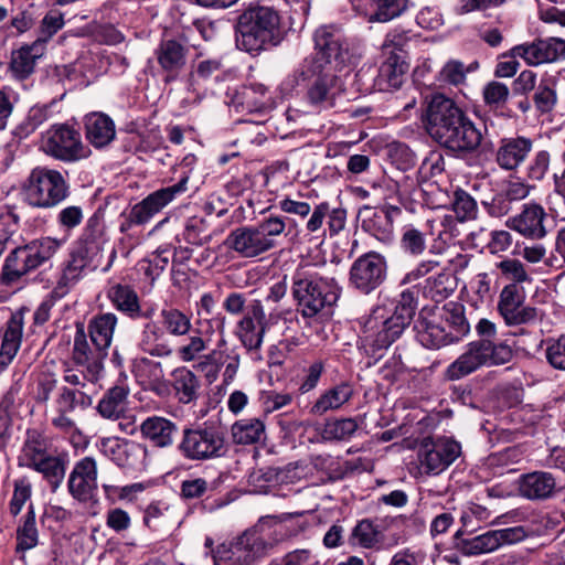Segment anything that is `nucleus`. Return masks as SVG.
<instances>
[{
    "mask_svg": "<svg viewBox=\"0 0 565 565\" xmlns=\"http://www.w3.org/2000/svg\"><path fill=\"white\" fill-rule=\"evenodd\" d=\"M143 523L149 529L157 530L159 526L179 523L173 507L162 501L151 502L143 513Z\"/></svg>",
    "mask_w": 565,
    "mask_h": 565,
    "instance_id": "52",
    "label": "nucleus"
},
{
    "mask_svg": "<svg viewBox=\"0 0 565 565\" xmlns=\"http://www.w3.org/2000/svg\"><path fill=\"white\" fill-rule=\"evenodd\" d=\"M315 54L307 58H318L326 68L343 70L353 64L354 56L341 30L334 24L320 25L312 35Z\"/></svg>",
    "mask_w": 565,
    "mask_h": 565,
    "instance_id": "11",
    "label": "nucleus"
},
{
    "mask_svg": "<svg viewBox=\"0 0 565 565\" xmlns=\"http://www.w3.org/2000/svg\"><path fill=\"white\" fill-rule=\"evenodd\" d=\"M385 277V258L375 252L360 256L350 269V282L363 294H370L376 289Z\"/></svg>",
    "mask_w": 565,
    "mask_h": 565,
    "instance_id": "17",
    "label": "nucleus"
},
{
    "mask_svg": "<svg viewBox=\"0 0 565 565\" xmlns=\"http://www.w3.org/2000/svg\"><path fill=\"white\" fill-rule=\"evenodd\" d=\"M140 433L154 447L169 448L174 444L178 425L163 416L154 415L141 423Z\"/></svg>",
    "mask_w": 565,
    "mask_h": 565,
    "instance_id": "31",
    "label": "nucleus"
},
{
    "mask_svg": "<svg viewBox=\"0 0 565 565\" xmlns=\"http://www.w3.org/2000/svg\"><path fill=\"white\" fill-rule=\"evenodd\" d=\"M46 451L45 440L36 429H28L26 437L19 456V466L29 467V462L43 458Z\"/></svg>",
    "mask_w": 565,
    "mask_h": 565,
    "instance_id": "53",
    "label": "nucleus"
},
{
    "mask_svg": "<svg viewBox=\"0 0 565 565\" xmlns=\"http://www.w3.org/2000/svg\"><path fill=\"white\" fill-rule=\"evenodd\" d=\"M180 455L190 461H206L220 458L225 452L222 431L212 426L186 427L177 446Z\"/></svg>",
    "mask_w": 565,
    "mask_h": 565,
    "instance_id": "9",
    "label": "nucleus"
},
{
    "mask_svg": "<svg viewBox=\"0 0 565 565\" xmlns=\"http://www.w3.org/2000/svg\"><path fill=\"white\" fill-rule=\"evenodd\" d=\"M434 311L440 316V322L444 324L454 342L460 341L470 331L469 322L465 316V308L458 302H447L440 309Z\"/></svg>",
    "mask_w": 565,
    "mask_h": 565,
    "instance_id": "39",
    "label": "nucleus"
},
{
    "mask_svg": "<svg viewBox=\"0 0 565 565\" xmlns=\"http://www.w3.org/2000/svg\"><path fill=\"white\" fill-rule=\"evenodd\" d=\"M514 55H520L527 65L537 66L553 63L565 57V40L547 38L524 43L513 47Z\"/></svg>",
    "mask_w": 565,
    "mask_h": 565,
    "instance_id": "21",
    "label": "nucleus"
},
{
    "mask_svg": "<svg viewBox=\"0 0 565 565\" xmlns=\"http://www.w3.org/2000/svg\"><path fill=\"white\" fill-rule=\"evenodd\" d=\"M279 540H268L266 534L246 531L231 544H221L213 553L214 565H253L265 557Z\"/></svg>",
    "mask_w": 565,
    "mask_h": 565,
    "instance_id": "8",
    "label": "nucleus"
},
{
    "mask_svg": "<svg viewBox=\"0 0 565 565\" xmlns=\"http://www.w3.org/2000/svg\"><path fill=\"white\" fill-rule=\"evenodd\" d=\"M41 149L62 161H76L87 156L81 135L67 125H55L45 131Z\"/></svg>",
    "mask_w": 565,
    "mask_h": 565,
    "instance_id": "14",
    "label": "nucleus"
},
{
    "mask_svg": "<svg viewBox=\"0 0 565 565\" xmlns=\"http://www.w3.org/2000/svg\"><path fill=\"white\" fill-rule=\"evenodd\" d=\"M476 331L481 339L469 342L465 351L447 366L445 371L447 380L458 381L482 366L502 365L512 360L513 350L507 342L492 341L497 334V328L492 321L480 319Z\"/></svg>",
    "mask_w": 565,
    "mask_h": 565,
    "instance_id": "2",
    "label": "nucleus"
},
{
    "mask_svg": "<svg viewBox=\"0 0 565 565\" xmlns=\"http://www.w3.org/2000/svg\"><path fill=\"white\" fill-rule=\"evenodd\" d=\"M67 183L57 170L38 167L33 169L25 185L26 201L36 207H52L66 199Z\"/></svg>",
    "mask_w": 565,
    "mask_h": 565,
    "instance_id": "10",
    "label": "nucleus"
},
{
    "mask_svg": "<svg viewBox=\"0 0 565 565\" xmlns=\"http://www.w3.org/2000/svg\"><path fill=\"white\" fill-rule=\"evenodd\" d=\"M29 468L42 473L54 489L61 484L65 475L64 465L58 458L52 456H44L36 461L29 462Z\"/></svg>",
    "mask_w": 565,
    "mask_h": 565,
    "instance_id": "54",
    "label": "nucleus"
},
{
    "mask_svg": "<svg viewBox=\"0 0 565 565\" xmlns=\"http://www.w3.org/2000/svg\"><path fill=\"white\" fill-rule=\"evenodd\" d=\"M417 309L409 289L387 303L376 306L360 321L359 345L366 354L376 355L395 342L411 324Z\"/></svg>",
    "mask_w": 565,
    "mask_h": 565,
    "instance_id": "1",
    "label": "nucleus"
},
{
    "mask_svg": "<svg viewBox=\"0 0 565 565\" xmlns=\"http://www.w3.org/2000/svg\"><path fill=\"white\" fill-rule=\"evenodd\" d=\"M233 441L238 445H253L265 440V424L259 418H244L232 425Z\"/></svg>",
    "mask_w": 565,
    "mask_h": 565,
    "instance_id": "47",
    "label": "nucleus"
},
{
    "mask_svg": "<svg viewBox=\"0 0 565 565\" xmlns=\"http://www.w3.org/2000/svg\"><path fill=\"white\" fill-rule=\"evenodd\" d=\"M87 140L96 148L109 145L116 137L114 120L104 113H90L85 116Z\"/></svg>",
    "mask_w": 565,
    "mask_h": 565,
    "instance_id": "35",
    "label": "nucleus"
},
{
    "mask_svg": "<svg viewBox=\"0 0 565 565\" xmlns=\"http://www.w3.org/2000/svg\"><path fill=\"white\" fill-rule=\"evenodd\" d=\"M224 244L243 258H254L267 253L269 248L255 225L233 230Z\"/></svg>",
    "mask_w": 565,
    "mask_h": 565,
    "instance_id": "27",
    "label": "nucleus"
},
{
    "mask_svg": "<svg viewBox=\"0 0 565 565\" xmlns=\"http://www.w3.org/2000/svg\"><path fill=\"white\" fill-rule=\"evenodd\" d=\"M23 334V316L13 313L6 323L2 333V342L0 348V371H3L15 358L22 341Z\"/></svg>",
    "mask_w": 565,
    "mask_h": 565,
    "instance_id": "34",
    "label": "nucleus"
},
{
    "mask_svg": "<svg viewBox=\"0 0 565 565\" xmlns=\"http://www.w3.org/2000/svg\"><path fill=\"white\" fill-rule=\"evenodd\" d=\"M556 83L557 79L553 75L541 78L533 95L534 105L540 113H550L555 107L557 103Z\"/></svg>",
    "mask_w": 565,
    "mask_h": 565,
    "instance_id": "51",
    "label": "nucleus"
},
{
    "mask_svg": "<svg viewBox=\"0 0 565 565\" xmlns=\"http://www.w3.org/2000/svg\"><path fill=\"white\" fill-rule=\"evenodd\" d=\"M292 296L298 311L306 318L316 317L339 299L340 287L333 278L298 270L292 277Z\"/></svg>",
    "mask_w": 565,
    "mask_h": 565,
    "instance_id": "7",
    "label": "nucleus"
},
{
    "mask_svg": "<svg viewBox=\"0 0 565 565\" xmlns=\"http://www.w3.org/2000/svg\"><path fill=\"white\" fill-rule=\"evenodd\" d=\"M452 209L460 221L475 218L478 213L475 199L461 189L456 190L454 193Z\"/></svg>",
    "mask_w": 565,
    "mask_h": 565,
    "instance_id": "60",
    "label": "nucleus"
},
{
    "mask_svg": "<svg viewBox=\"0 0 565 565\" xmlns=\"http://www.w3.org/2000/svg\"><path fill=\"white\" fill-rule=\"evenodd\" d=\"M353 390L349 384L342 383L324 391L311 407L315 415H323L329 411L339 409L351 399Z\"/></svg>",
    "mask_w": 565,
    "mask_h": 565,
    "instance_id": "45",
    "label": "nucleus"
},
{
    "mask_svg": "<svg viewBox=\"0 0 565 565\" xmlns=\"http://www.w3.org/2000/svg\"><path fill=\"white\" fill-rule=\"evenodd\" d=\"M154 55L164 73V81L172 82L179 77L186 66L189 47L178 39H162L154 51Z\"/></svg>",
    "mask_w": 565,
    "mask_h": 565,
    "instance_id": "22",
    "label": "nucleus"
},
{
    "mask_svg": "<svg viewBox=\"0 0 565 565\" xmlns=\"http://www.w3.org/2000/svg\"><path fill=\"white\" fill-rule=\"evenodd\" d=\"M39 544V531L36 527V515L31 503L26 514L22 518L17 529V552H25Z\"/></svg>",
    "mask_w": 565,
    "mask_h": 565,
    "instance_id": "48",
    "label": "nucleus"
},
{
    "mask_svg": "<svg viewBox=\"0 0 565 565\" xmlns=\"http://www.w3.org/2000/svg\"><path fill=\"white\" fill-rule=\"evenodd\" d=\"M173 381L179 402L188 404L196 399L200 382L192 371L186 367L177 369L173 373Z\"/></svg>",
    "mask_w": 565,
    "mask_h": 565,
    "instance_id": "49",
    "label": "nucleus"
},
{
    "mask_svg": "<svg viewBox=\"0 0 565 565\" xmlns=\"http://www.w3.org/2000/svg\"><path fill=\"white\" fill-rule=\"evenodd\" d=\"M97 462L86 456L75 462L70 473L67 487L73 498L78 501L89 500L97 490Z\"/></svg>",
    "mask_w": 565,
    "mask_h": 565,
    "instance_id": "23",
    "label": "nucleus"
},
{
    "mask_svg": "<svg viewBox=\"0 0 565 565\" xmlns=\"http://www.w3.org/2000/svg\"><path fill=\"white\" fill-rule=\"evenodd\" d=\"M458 154H471L479 148H489L491 143L484 138L481 128L465 114L439 143Z\"/></svg>",
    "mask_w": 565,
    "mask_h": 565,
    "instance_id": "18",
    "label": "nucleus"
},
{
    "mask_svg": "<svg viewBox=\"0 0 565 565\" xmlns=\"http://www.w3.org/2000/svg\"><path fill=\"white\" fill-rule=\"evenodd\" d=\"M116 466L130 471L145 470L148 466L147 447L140 443L128 440Z\"/></svg>",
    "mask_w": 565,
    "mask_h": 565,
    "instance_id": "50",
    "label": "nucleus"
},
{
    "mask_svg": "<svg viewBox=\"0 0 565 565\" xmlns=\"http://www.w3.org/2000/svg\"><path fill=\"white\" fill-rule=\"evenodd\" d=\"M340 71L326 68L318 58H305L292 75V86L315 78L308 88L307 102L317 110L329 109L344 92V83L337 74Z\"/></svg>",
    "mask_w": 565,
    "mask_h": 565,
    "instance_id": "6",
    "label": "nucleus"
},
{
    "mask_svg": "<svg viewBox=\"0 0 565 565\" xmlns=\"http://www.w3.org/2000/svg\"><path fill=\"white\" fill-rule=\"evenodd\" d=\"M107 296L111 306L126 317L132 320L149 317L142 310L138 294L130 286L117 284L109 288Z\"/></svg>",
    "mask_w": 565,
    "mask_h": 565,
    "instance_id": "33",
    "label": "nucleus"
},
{
    "mask_svg": "<svg viewBox=\"0 0 565 565\" xmlns=\"http://www.w3.org/2000/svg\"><path fill=\"white\" fill-rule=\"evenodd\" d=\"M105 238L103 236V225L98 217H90L81 238L76 242L71 253L82 258L85 265L92 270L97 268L103 257Z\"/></svg>",
    "mask_w": 565,
    "mask_h": 565,
    "instance_id": "20",
    "label": "nucleus"
},
{
    "mask_svg": "<svg viewBox=\"0 0 565 565\" xmlns=\"http://www.w3.org/2000/svg\"><path fill=\"white\" fill-rule=\"evenodd\" d=\"M64 24L65 21L63 12L58 9L47 11L40 22L35 42H40L46 49L49 41L64 26Z\"/></svg>",
    "mask_w": 565,
    "mask_h": 565,
    "instance_id": "59",
    "label": "nucleus"
},
{
    "mask_svg": "<svg viewBox=\"0 0 565 565\" xmlns=\"http://www.w3.org/2000/svg\"><path fill=\"white\" fill-rule=\"evenodd\" d=\"M401 209L387 205L380 209L365 207L362 212V228L383 243L393 239V221L401 214Z\"/></svg>",
    "mask_w": 565,
    "mask_h": 565,
    "instance_id": "26",
    "label": "nucleus"
},
{
    "mask_svg": "<svg viewBox=\"0 0 565 565\" xmlns=\"http://www.w3.org/2000/svg\"><path fill=\"white\" fill-rule=\"evenodd\" d=\"M136 374L142 383L157 384L163 379V370L160 362L149 359H140L136 365Z\"/></svg>",
    "mask_w": 565,
    "mask_h": 565,
    "instance_id": "64",
    "label": "nucleus"
},
{
    "mask_svg": "<svg viewBox=\"0 0 565 565\" xmlns=\"http://www.w3.org/2000/svg\"><path fill=\"white\" fill-rule=\"evenodd\" d=\"M46 52V49L40 43L33 41L29 45L21 46L12 53L10 70L12 74L20 79L30 76L35 68V64Z\"/></svg>",
    "mask_w": 565,
    "mask_h": 565,
    "instance_id": "38",
    "label": "nucleus"
},
{
    "mask_svg": "<svg viewBox=\"0 0 565 565\" xmlns=\"http://www.w3.org/2000/svg\"><path fill=\"white\" fill-rule=\"evenodd\" d=\"M524 289L518 284L503 287L498 302V309L508 324H521L527 321V312L522 308Z\"/></svg>",
    "mask_w": 565,
    "mask_h": 565,
    "instance_id": "29",
    "label": "nucleus"
},
{
    "mask_svg": "<svg viewBox=\"0 0 565 565\" xmlns=\"http://www.w3.org/2000/svg\"><path fill=\"white\" fill-rule=\"evenodd\" d=\"M182 339L181 344L175 349V354L182 362L190 363L196 362L202 353L207 351L211 334L207 330L203 331L192 327V331Z\"/></svg>",
    "mask_w": 565,
    "mask_h": 565,
    "instance_id": "41",
    "label": "nucleus"
},
{
    "mask_svg": "<svg viewBox=\"0 0 565 565\" xmlns=\"http://www.w3.org/2000/svg\"><path fill=\"white\" fill-rule=\"evenodd\" d=\"M466 113L449 97L436 94L428 102L424 122L429 136L438 143Z\"/></svg>",
    "mask_w": 565,
    "mask_h": 565,
    "instance_id": "15",
    "label": "nucleus"
},
{
    "mask_svg": "<svg viewBox=\"0 0 565 565\" xmlns=\"http://www.w3.org/2000/svg\"><path fill=\"white\" fill-rule=\"evenodd\" d=\"M545 218L544 207L535 202H530L522 206L520 213L509 217L505 224L526 238L541 239L547 233L544 226Z\"/></svg>",
    "mask_w": 565,
    "mask_h": 565,
    "instance_id": "25",
    "label": "nucleus"
},
{
    "mask_svg": "<svg viewBox=\"0 0 565 565\" xmlns=\"http://www.w3.org/2000/svg\"><path fill=\"white\" fill-rule=\"evenodd\" d=\"M497 267L501 270L502 275L512 280V284L521 286L523 282H531L532 278L526 271L524 265L515 258H507L498 263Z\"/></svg>",
    "mask_w": 565,
    "mask_h": 565,
    "instance_id": "62",
    "label": "nucleus"
},
{
    "mask_svg": "<svg viewBox=\"0 0 565 565\" xmlns=\"http://www.w3.org/2000/svg\"><path fill=\"white\" fill-rule=\"evenodd\" d=\"M461 447L448 437H426L416 450L417 468L420 475H438L447 469L460 455Z\"/></svg>",
    "mask_w": 565,
    "mask_h": 565,
    "instance_id": "13",
    "label": "nucleus"
},
{
    "mask_svg": "<svg viewBox=\"0 0 565 565\" xmlns=\"http://www.w3.org/2000/svg\"><path fill=\"white\" fill-rule=\"evenodd\" d=\"M358 423L354 418H339L324 424L321 437L324 440H348L358 430Z\"/></svg>",
    "mask_w": 565,
    "mask_h": 565,
    "instance_id": "56",
    "label": "nucleus"
},
{
    "mask_svg": "<svg viewBox=\"0 0 565 565\" xmlns=\"http://www.w3.org/2000/svg\"><path fill=\"white\" fill-rule=\"evenodd\" d=\"M192 316L175 307H163L157 320L145 323L138 348L156 358H168L173 353L168 337L184 338L192 331Z\"/></svg>",
    "mask_w": 565,
    "mask_h": 565,
    "instance_id": "4",
    "label": "nucleus"
},
{
    "mask_svg": "<svg viewBox=\"0 0 565 565\" xmlns=\"http://www.w3.org/2000/svg\"><path fill=\"white\" fill-rule=\"evenodd\" d=\"M117 322L118 318L113 312L100 313L90 319L87 328L92 344L107 353L113 341Z\"/></svg>",
    "mask_w": 565,
    "mask_h": 565,
    "instance_id": "40",
    "label": "nucleus"
},
{
    "mask_svg": "<svg viewBox=\"0 0 565 565\" xmlns=\"http://www.w3.org/2000/svg\"><path fill=\"white\" fill-rule=\"evenodd\" d=\"M129 391L116 385L109 388L97 404V413L105 419L118 420L126 412Z\"/></svg>",
    "mask_w": 565,
    "mask_h": 565,
    "instance_id": "42",
    "label": "nucleus"
},
{
    "mask_svg": "<svg viewBox=\"0 0 565 565\" xmlns=\"http://www.w3.org/2000/svg\"><path fill=\"white\" fill-rule=\"evenodd\" d=\"M88 366L68 367L64 371L63 380L71 388H79L84 391L94 392L96 394V383L102 373H97L94 377L88 376Z\"/></svg>",
    "mask_w": 565,
    "mask_h": 565,
    "instance_id": "57",
    "label": "nucleus"
},
{
    "mask_svg": "<svg viewBox=\"0 0 565 565\" xmlns=\"http://www.w3.org/2000/svg\"><path fill=\"white\" fill-rule=\"evenodd\" d=\"M281 17L270 7L259 6L243 12L236 24V46L258 54L282 40Z\"/></svg>",
    "mask_w": 565,
    "mask_h": 565,
    "instance_id": "3",
    "label": "nucleus"
},
{
    "mask_svg": "<svg viewBox=\"0 0 565 565\" xmlns=\"http://www.w3.org/2000/svg\"><path fill=\"white\" fill-rule=\"evenodd\" d=\"M94 392L62 386L54 399L56 412L72 413L76 408L86 409L93 404Z\"/></svg>",
    "mask_w": 565,
    "mask_h": 565,
    "instance_id": "46",
    "label": "nucleus"
},
{
    "mask_svg": "<svg viewBox=\"0 0 565 565\" xmlns=\"http://www.w3.org/2000/svg\"><path fill=\"white\" fill-rule=\"evenodd\" d=\"M189 174L184 173L177 183L156 190L135 204L127 220L120 224V232H127L134 224L148 223L156 214L189 190Z\"/></svg>",
    "mask_w": 565,
    "mask_h": 565,
    "instance_id": "12",
    "label": "nucleus"
},
{
    "mask_svg": "<svg viewBox=\"0 0 565 565\" xmlns=\"http://www.w3.org/2000/svg\"><path fill=\"white\" fill-rule=\"evenodd\" d=\"M407 64L403 54L393 52L391 55H385L379 71V83L382 88H398L402 86Z\"/></svg>",
    "mask_w": 565,
    "mask_h": 565,
    "instance_id": "43",
    "label": "nucleus"
},
{
    "mask_svg": "<svg viewBox=\"0 0 565 565\" xmlns=\"http://www.w3.org/2000/svg\"><path fill=\"white\" fill-rule=\"evenodd\" d=\"M416 339L427 349H439L454 343V338L440 322V316L430 309H423L415 323Z\"/></svg>",
    "mask_w": 565,
    "mask_h": 565,
    "instance_id": "24",
    "label": "nucleus"
},
{
    "mask_svg": "<svg viewBox=\"0 0 565 565\" xmlns=\"http://www.w3.org/2000/svg\"><path fill=\"white\" fill-rule=\"evenodd\" d=\"M206 231V222L202 217L193 216L184 224L183 238L190 244L202 245L210 239Z\"/></svg>",
    "mask_w": 565,
    "mask_h": 565,
    "instance_id": "63",
    "label": "nucleus"
},
{
    "mask_svg": "<svg viewBox=\"0 0 565 565\" xmlns=\"http://www.w3.org/2000/svg\"><path fill=\"white\" fill-rule=\"evenodd\" d=\"M92 269L74 256L71 252L68 258L61 264V271L50 294L53 301L64 298L71 289Z\"/></svg>",
    "mask_w": 565,
    "mask_h": 565,
    "instance_id": "30",
    "label": "nucleus"
},
{
    "mask_svg": "<svg viewBox=\"0 0 565 565\" xmlns=\"http://www.w3.org/2000/svg\"><path fill=\"white\" fill-rule=\"evenodd\" d=\"M106 355L105 351L89 345L83 327L77 329L73 345L75 365L88 366V376L94 377L95 374L103 372V360Z\"/></svg>",
    "mask_w": 565,
    "mask_h": 565,
    "instance_id": "32",
    "label": "nucleus"
},
{
    "mask_svg": "<svg viewBox=\"0 0 565 565\" xmlns=\"http://www.w3.org/2000/svg\"><path fill=\"white\" fill-rule=\"evenodd\" d=\"M384 540L385 536L381 524L371 519L359 521L349 536L351 546L366 550H380Z\"/></svg>",
    "mask_w": 565,
    "mask_h": 565,
    "instance_id": "37",
    "label": "nucleus"
},
{
    "mask_svg": "<svg viewBox=\"0 0 565 565\" xmlns=\"http://www.w3.org/2000/svg\"><path fill=\"white\" fill-rule=\"evenodd\" d=\"M456 288L454 277L448 273H439L426 279L425 295L436 302L449 297Z\"/></svg>",
    "mask_w": 565,
    "mask_h": 565,
    "instance_id": "55",
    "label": "nucleus"
},
{
    "mask_svg": "<svg viewBox=\"0 0 565 565\" xmlns=\"http://www.w3.org/2000/svg\"><path fill=\"white\" fill-rule=\"evenodd\" d=\"M532 149L533 141L527 137L502 138L495 151V162L503 170H515L524 163Z\"/></svg>",
    "mask_w": 565,
    "mask_h": 565,
    "instance_id": "28",
    "label": "nucleus"
},
{
    "mask_svg": "<svg viewBox=\"0 0 565 565\" xmlns=\"http://www.w3.org/2000/svg\"><path fill=\"white\" fill-rule=\"evenodd\" d=\"M67 237L43 236L15 247L7 257L2 268V280L7 285L18 282L23 276L51 260L66 244Z\"/></svg>",
    "mask_w": 565,
    "mask_h": 565,
    "instance_id": "5",
    "label": "nucleus"
},
{
    "mask_svg": "<svg viewBox=\"0 0 565 565\" xmlns=\"http://www.w3.org/2000/svg\"><path fill=\"white\" fill-rule=\"evenodd\" d=\"M223 366L225 367L224 381H232L239 367V355L235 349L227 345L226 339L221 337L212 350L202 353L194 367L202 372L210 382H213Z\"/></svg>",
    "mask_w": 565,
    "mask_h": 565,
    "instance_id": "16",
    "label": "nucleus"
},
{
    "mask_svg": "<svg viewBox=\"0 0 565 565\" xmlns=\"http://www.w3.org/2000/svg\"><path fill=\"white\" fill-rule=\"evenodd\" d=\"M401 246L404 252L418 256L422 255L426 248V239L419 230L415 228L413 225H407L403 228Z\"/></svg>",
    "mask_w": 565,
    "mask_h": 565,
    "instance_id": "61",
    "label": "nucleus"
},
{
    "mask_svg": "<svg viewBox=\"0 0 565 565\" xmlns=\"http://www.w3.org/2000/svg\"><path fill=\"white\" fill-rule=\"evenodd\" d=\"M353 9L360 13H367V3L376 6L374 13L369 17L370 22H387L398 17L404 7L402 0H349Z\"/></svg>",
    "mask_w": 565,
    "mask_h": 565,
    "instance_id": "44",
    "label": "nucleus"
},
{
    "mask_svg": "<svg viewBox=\"0 0 565 565\" xmlns=\"http://www.w3.org/2000/svg\"><path fill=\"white\" fill-rule=\"evenodd\" d=\"M555 487V478L552 473L545 471H534L523 475L519 481L521 495L530 500H544L550 498Z\"/></svg>",
    "mask_w": 565,
    "mask_h": 565,
    "instance_id": "36",
    "label": "nucleus"
},
{
    "mask_svg": "<svg viewBox=\"0 0 565 565\" xmlns=\"http://www.w3.org/2000/svg\"><path fill=\"white\" fill-rule=\"evenodd\" d=\"M264 331V324H257L253 318H243L237 326V335L247 350H256L262 345Z\"/></svg>",
    "mask_w": 565,
    "mask_h": 565,
    "instance_id": "58",
    "label": "nucleus"
},
{
    "mask_svg": "<svg viewBox=\"0 0 565 565\" xmlns=\"http://www.w3.org/2000/svg\"><path fill=\"white\" fill-rule=\"evenodd\" d=\"M525 536L526 533L522 526L492 530L463 540L462 551L470 556L491 553L504 545L521 542Z\"/></svg>",
    "mask_w": 565,
    "mask_h": 565,
    "instance_id": "19",
    "label": "nucleus"
}]
</instances>
